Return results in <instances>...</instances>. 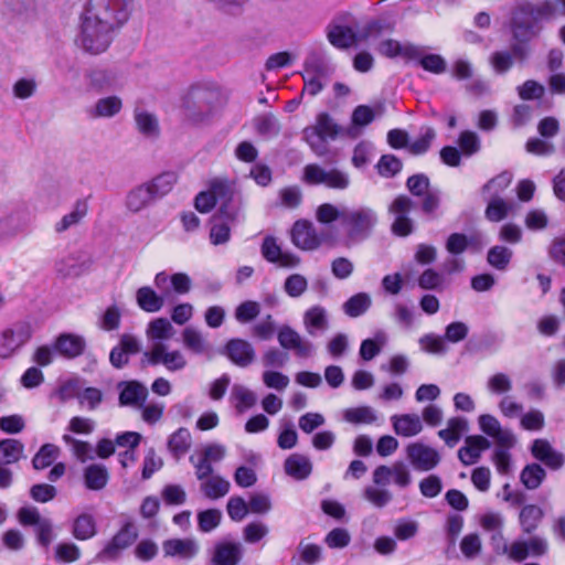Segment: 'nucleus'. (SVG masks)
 I'll use <instances>...</instances> for the list:
<instances>
[{"label":"nucleus","instance_id":"47","mask_svg":"<svg viewBox=\"0 0 565 565\" xmlns=\"http://www.w3.org/2000/svg\"><path fill=\"white\" fill-rule=\"evenodd\" d=\"M372 305V299L366 292H359L350 297L343 303V311L351 318H356L365 313Z\"/></svg>","mask_w":565,"mask_h":565},{"label":"nucleus","instance_id":"9","mask_svg":"<svg viewBox=\"0 0 565 565\" xmlns=\"http://www.w3.org/2000/svg\"><path fill=\"white\" fill-rule=\"evenodd\" d=\"M302 181L309 185H324L333 190H345L350 185L349 175L337 168H323L317 163L303 168Z\"/></svg>","mask_w":565,"mask_h":565},{"label":"nucleus","instance_id":"27","mask_svg":"<svg viewBox=\"0 0 565 565\" xmlns=\"http://www.w3.org/2000/svg\"><path fill=\"white\" fill-rule=\"evenodd\" d=\"M85 348V339L82 335L73 333L60 334L54 343L55 351L67 359L79 356L83 354Z\"/></svg>","mask_w":565,"mask_h":565},{"label":"nucleus","instance_id":"36","mask_svg":"<svg viewBox=\"0 0 565 565\" xmlns=\"http://www.w3.org/2000/svg\"><path fill=\"white\" fill-rule=\"evenodd\" d=\"M134 119L138 131L147 138H157L160 134V126L157 116L142 108H136Z\"/></svg>","mask_w":565,"mask_h":565},{"label":"nucleus","instance_id":"18","mask_svg":"<svg viewBox=\"0 0 565 565\" xmlns=\"http://www.w3.org/2000/svg\"><path fill=\"white\" fill-rule=\"evenodd\" d=\"M237 217V211L228 209L226 205L221 206L218 212L212 217V226L210 231V239L213 245L225 244L231 238L230 223Z\"/></svg>","mask_w":565,"mask_h":565},{"label":"nucleus","instance_id":"39","mask_svg":"<svg viewBox=\"0 0 565 565\" xmlns=\"http://www.w3.org/2000/svg\"><path fill=\"white\" fill-rule=\"evenodd\" d=\"M468 429V422L463 417H451L447 422V427L438 431V437L445 444L452 448L461 439L462 434Z\"/></svg>","mask_w":565,"mask_h":565},{"label":"nucleus","instance_id":"44","mask_svg":"<svg viewBox=\"0 0 565 565\" xmlns=\"http://www.w3.org/2000/svg\"><path fill=\"white\" fill-rule=\"evenodd\" d=\"M109 479L108 470L105 466L94 463L84 470L85 486L89 490H102L106 487Z\"/></svg>","mask_w":565,"mask_h":565},{"label":"nucleus","instance_id":"3","mask_svg":"<svg viewBox=\"0 0 565 565\" xmlns=\"http://www.w3.org/2000/svg\"><path fill=\"white\" fill-rule=\"evenodd\" d=\"M373 486L363 489V498L373 507L382 509L393 500V493L386 489L391 483L399 489L408 488L412 482L409 468L403 461H395L392 465H380L372 473Z\"/></svg>","mask_w":565,"mask_h":565},{"label":"nucleus","instance_id":"23","mask_svg":"<svg viewBox=\"0 0 565 565\" xmlns=\"http://www.w3.org/2000/svg\"><path fill=\"white\" fill-rule=\"evenodd\" d=\"M377 51L381 55L390 58L402 57L405 61H414L420 57V46L408 42L401 43L393 39L382 41L377 46Z\"/></svg>","mask_w":565,"mask_h":565},{"label":"nucleus","instance_id":"40","mask_svg":"<svg viewBox=\"0 0 565 565\" xmlns=\"http://www.w3.org/2000/svg\"><path fill=\"white\" fill-rule=\"evenodd\" d=\"M24 457V445L13 438L0 440V465L10 466Z\"/></svg>","mask_w":565,"mask_h":565},{"label":"nucleus","instance_id":"25","mask_svg":"<svg viewBox=\"0 0 565 565\" xmlns=\"http://www.w3.org/2000/svg\"><path fill=\"white\" fill-rule=\"evenodd\" d=\"M489 447L490 441L486 437L480 435L468 436L465 439V446L458 450V458L465 466L473 465L480 459L482 451Z\"/></svg>","mask_w":565,"mask_h":565},{"label":"nucleus","instance_id":"49","mask_svg":"<svg viewBox=\"0 0 565 565\" xmlns=\"http://www.w3.org/2000/svg\"><path fill=\"white\" fill-rule=\"evenodd\" d=\"M73 535L77 540H88L96 534V522L93 515L83 513L73 523Z\"/></svg>","mask_w":565,"mask_h":565},{"label":"nucleus","instance_id":"30","mask_svg":"<svg viewBox=\"0 0 565 565\" xmlns=\"http://www.w3.org/2000/svg\"><path fill=\"white\" fill-rule=\"evenodd\" d=\"M166 556L190 559L199 552L198 543L192 539H171L163 543Z\"/></svg>","mask_w":565,"mask_h":565},{"label":"nucleus","instance_id":"60","mask_svg":"<svg viewBox=\"0 0 565 565\" xmlns=\"http://www.w3.org/2000/svg\"><path fill=\"white\" fill-rule=\"evenodd\" d=\"M435 138L436 131L434 128H423L420 136L408 145L409 152L413 154L425 153L430 148V145Z\"/></svg>","mask_w":565,"mask_h":565},{"label":"nucleus","instance_id":"54","mask_svg":"<svg viewBox=\"0 0 565 565\" xmlns=\"http://www.w3.org/2000/svg\"><path fill=\"white\" fill-rule=\"evenodd\" d=\"M347 206L338 207L331 203H322L316 210V218L321 224H330L337 220L340 221L342 226L343 214H345Z\"/></svg>","mask_w":565,"mask_h":565},{"label":"nucleus","instance_id":"32","mask_svg":"<svg viewBox=\"0 0 565 565\" xmlns=\"http://www.w3.org/2000/svg\"><path fill=\"white\" fill-rule=\"evenodd\" d=\"M174 334V328L171 322L163 317L151 320L146 329L147 339L151 342V345L157 343H164L170 340Z\"/></svg>","mask_w":565,"mask_h":565},{"label":"nucleus","instance_id":"8","mask_svg":"<svg viewBox=\"0 0 565 565\" xmlns=\"http://www.w3.org/2000/svg\"><path fill=\"white\" fill-rule=\"evenodd\" d=\"M338 134V125L327 113H321L317 116L315 125L303 129V139L317 156L322 157L328 152L326 141L334 139Z\"/></svg>","mask_w":565,"mask_h":565},{"label":"nucleus","instance_id":"63","mask_svg":"<svg viewBox=\"0 0 565 565\" xmlns=\"http://www.w3.org/2000/svg\"><path fill=\"white\" fill-rule=\"evenodd\" d=\"M260 313V305L257 301L246 300L235 309V319L239 323H248Z\"/></svg>","mask_w":565,"mask_h":565},{"label":"nucleus","instance_id":"15","mask_svg":"<svg viewBox=\"0 0 565 565\" xmlns=\"http://www.w3.org/2000/svg\"><path fill=\"white\" fill-rule=\"evenodd\" d=\"M92 259L84 253L76 252L58 258L54 268L62 278H74L86 274L92 267Z\"/></svg>","mask_w":565,"mask_h":565},{"label":"nucleus","instance_id":"17","mask_svg":"<svg viewBox=\"0 0 565 565\" xmlns=\"http://www.w3.org/2000/svg\"><path fill=\"white\" fill-rule=\"evenodd\" d=\"M407 459L419 471L433 470L440 461L438 451L422 443H413L406 447Z\"/></svg>","mask_w":565,"mask_h":565},{"label":"nucleus","instance_id":"5","mask_svg":"<svg viewBox=\"0 0 565 565\" xmlns=\"http://www.w3.org/2000/svg\"><path fill=\"white\" fill-rule=\"evenodd\" d=\"M542 2L532 3L523 1L518 3L511 12L510 28L516 42H530L541 31L537 23L545 19L542 13Z\"/></svg>","mask_w":565,"mask_h":565},{"label":"nucleus","instance_id":"58","mask_svg":"<svg viewBox=\"0 0 565 565\" xmlns=\"http://www.w3.org/2000/svg\"><path fill=\"white\" fill-rule=\"evenodd\" d=\"M63 440L72 447L73 454L78 460L84 462L94 459L95 450L89 443L77 440L71 435H64Z\"/></svg>","mask_w":565,"mask_h":565},{"label":"nucleus","instance_id":"4","mask_svg":"<svg viewBox=\"0 0 565 565\" xmlns=\"http://www.w3.org/2000/svg\"><path fill=\"white\" fill-rule=\"evenodd\" d=\"M377 222V213L370 206L347 207L341 226L345 245L351 246L367 239Z\"/></svg>","mask_w":565,"mask_h":565},{"label":"nucleus","instance_id":"57","mask_svg":"<svg viewBox=\"0 0 565 565\" xmlns=\"http://www.w3.org/2000/svg\"><path fill=\"white\" fill-rule=\"evenodd\" d=\"M489 63L495 74L503 75L511 70L514 61L511 52L502 50L493 52L489 57Z\"/></svg>","mask_w":565,"mask_h":565},{"label":"nucleus","instance_id":"52","mask_svg":"<svg viewBox=\"0 0 565 565\" xmlns=\"http://www.w3.org/2000/svg\"><path fill=\"white\" fill-rule=\"evenodd\" d=\"M232 398L236 402L235 407L238 413L252 408L257 401L255 393L241 384H235L232 387Z\"/></svg>","mask_w":565,"mask_h":565},{"label":"nucleus","instance_id":"55","mask_svg":"<svg viewBox=\"0 0 565 565\" xmlns=\"http://www.w3.org/2000/svg\"><path fill=\"white\" fill-rule=\"evenodd\" d=\"M512 205L500 196H492L486 209V217L491 222H500L505 218Z\"/></svg>","mask_w":565,"mask_h":565},{"label":"nucleus","instance_id":"22","mask_svg":"<svg viewBox=\"0 0 565 565\" xmlns=\"http://www.w3.org/2000/svg\"><path fill=\"white\" fill-rule=\"evenodd\" d=\"M531 454L552 470L562 468L565 462L564 455L554 449L547 439H535L531 446Z\"/></svg>","mask_w":565,"mask_h":565},{"label":"nucleus","instance_id":"6","mask_svg":"<svg viewBox=\"0 0 565 565\" xmlns=\"http://www.w3.org/2000/svg\"><path fill=\"white\" fill-rule=\"evenodd\" d=\"M491 544L495 552L507 555L510 559L521 563L527 557H541L547 553L548 543L542 536H531L527 540H515L508 544L502 530L491 532Z\"/></svg>","mask_w":565,"mask_h":565},{"label":"nucleus","instance_id":"12","mask_svg":"<svg viewBox=\"0 0 565 565\" xmlns=\"http://www.w3.org/2000/svg\"><path fill=\"white\" fill-rule=\"evenodd\" d=\"M30 338L31 328L26 323H17L4 329L0 333V358L8 359L12 356Z\"/></svg>","mask_w":565,"mask_h":565},{"label":"nucleus","instance_id":"56","mask_svg":"<svg viewBox=\"0 0 565 565\" xmlns=\"http://www.w3.org/2000/svg\"><path fill=\"white\" fill-rule=\"evenodd\" d=\"M258 135L263 137H275L280 132V125L276 117L271 114L257 117L254 122Z\"/></svg>","mask_w":565,"mask_h":565},{"label":"nucleus","instance_id":"53","mask_svg":"<svg viewBox=\"0 0 565 565\" xmlns=\"http://www.w3.org/2000/svg\"><path fill=\"white\" fill-rule=\"evenodd\" d=\"M513 252L502 245L493 246L487 255L488 263L498 270H505L512 259Z\"/></svg>","mask_w":565,"mask_h":565},{"label":"nucleus","instance_id":"26","mask_svg":"<svg viewBox=\"0 0 565 565\" xmlns=\"http://www.w3.org/2000/svg\"><path fill=\"white\" fill-rule=\"evenodd\" d=\"M303 326L307 333L311 337L328 330L329 315L327 309L320 305L307 309L303 313Z\"/></svg>","mask_w":565,"mask_h":565},{"label":"nucleus","instance_id":"50","mask_svg":"<svg viewBox=\"0 0 565 565\" xmlns=\"http://www.w3.org/2000/svg\"><path fill=\"white\" fill-rule=\"evenodd\" d=\"M545 477L546 472L539 463L526 465L520 475L521 482L529 490L537 489Z\"/></svg>","mask_w":565,"mask_h":565},{"label":"nucleus","instance_id":"16","mask_svg":"<svg viewBox=\"0 0 565 565\" xmlns=\"http://www.w3.org/2000/svg\"><path fill=\"white\" fill-rule=\"evenodd\" d=\"M281 348L291 350L298 358L307 359L315 352V345L289 326H282L277 333Z\"/></svg>","mask_w":565,"mask_h":565},{"label":"nucleus","instance_id":"20","mask_svg":"<svg viewBox=\"0 0 565 565\" xmlns=\"http://www.w3.org/2000/svg\"><path fill=\"white\" fill-rule=\"evenodd\" d=\"M292 244L302 250H313L320 246V238L313 224L307 220L295 222L291 228Z\"/></svg>","mask_w":565,"mask_h":565},{"label":"nucleus","instance_id":"31","mask_svg":"<svg viewBox=\"0 0 565 565\" xmlns=\"http://www.w3.org/2000/svg\"><path fill=\"white\" fill-rule=\"evenodd\" d=\"M284 469L289 477L296 480H305L312 472V463L307 456L292 454L285 460Z\"/></svg>","mask_w":565,"mask_h":565},{"label":"nucleus","instance_id":"37","mask_svg":"<svg viewBox=\"0 0 565 565\" xmlns=\"http://www.w3.org/2000/svg\"><path fill=\"white\" fill-rule=\"evenodd\" d=\"M89 85L98 92L109 90L119 86V77L115 71L96 68L87 75Z\"/></svg>","mask_w":565,"mask_h":565},{"label":"nucleus","instance_id":"61","mask_svg":"<svg viewBox=\"0 0 565 565\" xmlns=\"http://www.w3.org/2000/svg\"><path fill=\"white\" fill-rule=\"evenodd\" d=\"M419 524L417 521L409 519H399L394 525V535L398 541H408L418 533Z\"/></svg>","mask_w":565,"mask_h":565},{"label":"nucleus","instance_id":"33","mask_svg":"<svg viewBox=\"0 0 565 565\" xmlns=\"http://www.w3.org/2000/svg\"><path fill=\"white\" fill-rule=\"evenodd\" d=\"M241 558V544L225 542L215 545L212 562L214 565H237Z\"/></svg>","mask_w":565,"mask_h":565},{"label":"nucleus","instance_id":"42","mask_svg":"<svg viewBox=\"0 0 565 565\" xmlns=\"http://www.w3.org/2000/svg\"><path fill=\"white\" fill-rule=\"evenodd\" d=\"M544 516L543 510L535 504L524 505L519 514V521L522 531L525 534L533 533L540 525Z\"/></svg>","mask_w":565,"mask_h":565},{"label":"nucleus","instance_id":"64","mask_svg":"<svg viewBox=\"0 0 565 565\" xmlns=\"http://www.w3.org/2000/svg\"><path fill=\"white\" fill-rule=\"evenodd\" d=\"M458 146L465 156L470 157L480 150V139L476 132L465 130L459 135Z\"/></svg>","mask_w":565,"mask_h":565},{"label":"nucleus","instance_id":"46","mask_svg":"<svg viewBox=\"0 0 565 565\" xmlns=\"http://www.w3.org/2000/svg\"><path fill=\"white\" fill-rule=\"evenodd\" d=\"M343 418L354 425H371L377 420L379 416L373 407L364 405L345 409Z\"/></svg>","mask_w":565,"mask_h":565},{"label":"nucleus","instance_id":"7","mask_svg":"<svg viewBox=\"0 0 565 565\" xmlns=\"http://www.w3.org/2000/svg\"><path fill=\"white\" fill-rule=\"evenodd\" d=\"M216 94L205 88H192L183 100L185 118L194 124L205 122L213 114Z\"/></svg>","mask_w":565,"mask_h":565},{"label":"nucleus","instance_id":"34","mask_svg":"<svg viewBox=\"0 0 565 565\" xmlns=\"http://www.w3.org/2000/svg\"><path fill=\"white\" fill-rule=\"evenodd\" d=\"M136 302L141 310L153 313L163 308L164 296L157 294V291L149 286H143L136 291Z\"/></svg>","mask_w":565,"mask_h":565},{"label":"nucleus","instance_id":"1","mask_svg":"<svg viewBox=\"0 0 565 565\" xmlns=\"http://www.w3.org/2000/svg\"><path fill=\"white\" fill-rule=\"evenodd\" d=\"M134 0H88L81 15L76 43L89 54L104 53L128 21Z\"/></svg>","mask_w":565,"mask_h":565},{"label":"nucleus","instance_id":"19","mask_svg":"<svg viewBox=\"0 0 565 565\" xmlns=\"http://www.w3.org/2000/svg\"><path fill=\"white\" fill-rule=\"evenodd\" d=\"M141 350L140 341L132 334L124 333L119 342L109 353V362L115 369H124L129 363L130 355L138 354Z\"/></svg>","mask_w":565,"mask_h":565},{"label":"nucleus","instance_id":"13","mask_svg":"<svg viewBox=\"0 0 565 565\" xmlns=\"http://www.w3.org/2000/svg\"><path fill=\"white\" fill-rule=\"evenodd\" d=\"M260 254L268 263L282 268H295L300 264V257L294 253L282 250L277 238L271 235L264 237Z\"/></svg>","mask_w":565,"mask_h":565},{"label":"nucleus","instance_id":"43","mask_svg":"<svg viewBox=\"0 0 565 565\" xmlns=\"http://www.w3.org/2000/svg\"><path fill=\"white\" fill-rule=\"evenodd\" d=\"M154 200V196L149 189L148 184H141L135 189H132L126 196V206L131 212H139L150 202Z\"/></svg>","mask_w":565,"mask_h":565},{"label":"nucleus","instance_id":"41","mask_svg":"<svg viewBox=\"0 0 565 565\" xmlns=\"http://www.w3.org/2000/svg\"><path fill=\"white\" fill-rule=\"evenodd\" d=\"M88 212V203L86 199L77 200L73 210L65 214L54 226L56 233H63L71 228L72 226L77 225Z\"/></svg>","mask_w":565,"mask_h":565},{"label":"nucleus","instance_id":"48","mask_svg":"<svg viewBox=\"0 0 565 565\" xmlns=\"http://www.w3.org/2000/svg\"><path fill=\"white\" fill-rule=\"evenodd\" d=\"M178 181L175 172H163L147 183L154 199L168 194Z\"/></svg>","mask_w":565,"mask_h":565},{"label":"nucleus","instance_id":"11","mask_svg":"<svg viewBox=\"0 0 565 565\" xmlns=\"http://www.w3.org/2000/svg\"><path fill=\"white\" fill-rule=\"evenodd\" d=\"M139 532L132 521H126L119 531L107 542L105 547L97 554L100 561H115L120 554L130 547L138 539Z\"/></svg>","mask_w":565,"mask_h":565},{"label":"nucleus","instance_id":"21","mask_svg":"<svg viewBox=\"0 0 565 565\" xmlns=\"http://www.w3.org/2000/svg\"><path fill=\"white\" fill-rule=\"evenodd\" d=\"M119 404L121 406L141 408L148 397V388L138 381H121L118 383Z\"/></svg>","mask_w":565,"mask_h":565},{"label":"nucleus","instance_id":"2","mask_svg":"<svg viewBox=\"0 0 565 565\" xmlns=\"http://www.w3.org/2000/svg\"><path fill=\"white\" fill-rule=\"evenodd\" d=\"M353 15L350 12H340L333 17L326 29L329 43L339 49L347 50L360 42L379 38L384 31H392L394 25L384 20H371L361 30L355 31L351 23Z\"/></svg>","mask_w":565,"mask_h":565},{"label":"nucleus","instance_id":"14","mask_svg":"<svg viewBox=\"0 0 565 565\" xmlns=\"http://www.w3.org/2000/svg\"><path fill=\"white\" fill-rule=\"evenodd\" d=\"M414 202L406 195H398L390 205L388 211L395 216L392 232L397 236H408L413 232V221L407 216Z\"/></svg>","mask_w":565,"mask_h":565},{"label":"nucleus","instance_id":"38","mask_svg":"<svg viewBox=\"0 0 565 565\" xmlns=\"http://www.w3.org/2000/svg\"><path fill=\"white\" fill-rule=\"evenodd\" d=\"M200 481H201L200 489H201L202 493L211 500H216L222 497H225L230 492V489H231L230 481L220 475L212 473L205 480H200Z\"/></svg>","mask_w":565,"mask_h":565},{"label":"nucleus","instance_id":"28","mask_svg":"<svg viewBox=\"0 0 565 565\" xmlns=\"http://www.w3.org/2000/svg\"><path fill=\"white\" fill-rule=\"evenodd\" d=\"M181 335L183 345L188 351L196 355H205L209 359L212 358V347L198 329L186 327L183 329Z\"/></svg>","mask_w":565,"mask_h":565},{"label":"nucleus","instance_id":"35","mask_svg":"<svg viewBox=\"0 0 565 565\" xmlns=\"http://www.w3.org/2000/svg\"><path fill=\"white\" fill-rule=\"evenodd\" d=\"M122 108V102L118 96L100 98L86 110L89 118H109L117 115Z\"/></svg>","mask_w":565,"mask_h":565},{"label":"nucleus","instance_id":"24","mask_svg":"<svg viewBox=\"0 0 565 565\" xmlns=\"http://www.w3.org/2000/svg\"><path fill=\"white\" fill-rule=\"evenodd\" d=\"M227 358L237 366L246 367L255 360L253 345L243 339H232L225 345Z\"/></svg>","mask_w":565,"mask_h":565},{"label":"nucleus","instance_id":"62","mask_svg":"<svg viewBox=\"0 0 565 565\" xmlns=\"http://www.w3.org/2000/svg\"><path fill=\"white\" fill-rule=\"evenodd\" d=\"M402 161L394 154H383L377 164V172L385 178H392L402 170Z\"/></svg>","mask_w":565,"mask_h":565},{"label":"nucleus","instance_id":"59","mask_svg":"<svg viewBox=\"0 0 565 565\" xmlns=\"http://www.w3.org/2000/svg\"><path fill=\"white\" fill-rule=\"evenodd\" d=\"M385 341L386 339L383 333L376 334L374 339L363 340L360 347V356L364 361H371L381 352V349L385 344Z\"/></svg>","mask_w":565,"mask_h":565},{"label":"nucleus","instance_id":"45","mask_svg":"<svg viewBox=\"0 0 565 565\" xmlns=\"http://www.w3.org/2000/svg\"><path fill=\"white\" fill-rule=\"evenodd\" d=\"M192 444L190 431L181 427L174 431L168 439V449L175 459H180L184 456Z\"/></svg>","mask_w":565,"mask_h":565},{"label":"nucleus","instance_id":"10","mask_svg":"<svg viewBox=\"0 0 565 565\" xmlns=\"http://www.w3.org/2000/svg\"><path fill=\"white\" fill-rule=\"evenodd\" d=\"M142 365H163L169 372H179L186 367L188 361L180 350L169 351L166 343H157L145 351L141 358Z\"/></svg>","mask_w":565,"mask_h":565},{"label":"nucleus","instance_id":"29","mask_svg":"<svg viewBox=\"0 0 565 565\" xmlns=\"http://www.w3.org/2000/svg\"><path fill=\"white\" fill-rule=\"evenodd\" d=\"M393 429L402 437H413L423 430V423L416 414H402L391 416Z\"/></svg>","mask_w":565,"mask_h":565},{"label":"nucleus","instance_id":"51","mask_svg":"<svg viewBox=\"0 0 565 565\" xmlns=\"http://www.w3.org/2000/svg\"><path fill=\"white\" fill-rule=\"evenodd\" d=\"M60 456V448L53 444H44L32 459L35 470H43L50 467Z\"/></svg>","mask_w":565,"mask_h":565}]
</instances>
